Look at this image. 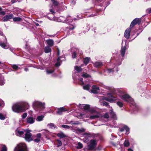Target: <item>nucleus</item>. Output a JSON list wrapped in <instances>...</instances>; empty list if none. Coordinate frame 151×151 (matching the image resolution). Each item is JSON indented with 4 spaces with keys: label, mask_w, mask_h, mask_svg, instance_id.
Wrapping results in <instances>:
<instances>
[{
    "label": "nucleus",
    "mask_w": 151,
    "mask_h": 151,
    "mask_svg": "<svg viewBox=\"0 0 151 151\" xmlns=\"http://www.w3.org/2000/svg\"><path fill=\"white\" fill-rule=\"evenodd\" d=\"M29 106L28 103L26 102H22L19 104H14L12 107V109L15 112L19 113L24 111L28 109Z\"/></svg>",
    "instance_id": "f257e3e1"
},
{
    "label": "nucleus",
    "mask_w": 151,
    "mask_h": 151,
    "mask_svg": "<svg viewBox=\"0 0 151 151\" xmlns=\"http://www.w3.org/2000/svg\"><path fill=\"white\" fill-rule=\"evenodd\" d=\"M34 109L37 111H40L45 109V104L38 101H35L33 103Z\"/></svg>",
    "instance_id": "f03ea898"
},
{
    "label": "nucleus",
    "mask_w": 151,
    "mask_h": 151,
    "mask_svg": "<svg viewBox=\"0 0 151 151\" xmlns=\"http://www.w3.org/2000/svg\"><path fill=\"white\" fill-rule=\"evenodd\" d=\"M97 142L94 139H92L89 141L88 145V149L89 150H94L96 146Z\"/></svg>",
    "instance_id": "7ed1b4c3"
},
{
    "label": "nucleus",
    "mask_w": 151,
    "mask_h": 151,
    "mask_svg": "<svg viewBox=\"0 0 151 151\" xmlns=\"http://www.w3.org/2000/svg\"><path fill=\"white\" fill-rule=\"evenodd\" d=\"M26 146L24 143H21L15 148L14 151H26Z\"/></svg>",
    "instance_id": "20e7f679"
},
{
    "label": "nucleus",
    "mask_w": 151,
    "mask_h": 151,
    "mask_svg": "<svg viewBox=\"0 0 151 151\" xmlns=\"http://www.w3.org/2000/svg\"><path fill=\"white\" fill-rule=\"evenodd\" d=\"M0 35H1V37L4 40H3L1 41L4 42L0 43V46L3 48L5 49H8L9 47V46L7 45H6L5 43H6L7 42V39L5 36H3L2 32L1 31H0Z\"/></svg>",
    "instance_id": "39448f33"
},
{
    "label": "nucleus",
    "mask_w": 151,
    "mask_h": 151,
    "mask_svg": "<svg viewBox=\"0 0 151 151\" xmlns=\"http://www.w3.org/2000/svg\"><path fill=\"white\" fill-rule=\"evenodd\" d=\"M90 112L92 114H95V115H93L90 116L89 118L90 119H92L99 117V113L94 108L91 109Z\"/></svg>",
    "instance_id": "423d86ee"
},
{
    "label": "nucleus",
    "mask_w": 151,
    "mask_h": 151,
    "mask_svg": "<svg viewBox=\"0 0 151 151\" xmlns=\"http://www.w3.org/2000/svg\"><path fill=\"white\" fill-rule=\"evenodd\" d=\"M120 98L124 100V101L127 102H132L133 101L131 97L127 94H125L122 96Z\"/></svg>",
    "instance_id": "0eeeda50"
},
{
    "label": "nucleus",
    "mask_w": 151,
    "mask_h": 151,
    "mask_svg": "<svg viewBox=\"0 0 151 151\" xmlns=\"http://www.w3.org/2000/svg\"><path fill=\"white\" fill-rule=\"evenodd\" d=\"M32 134L29 131H27L25 134V139L28 142H29L33 140V138L32 137Z\"/></svg>",
    "instance_id": "6e6552de"
},
{
    "label": "nucleus",
    "mask_w": 151,
    "mask_h": 151,
    "mask_svg": "<svg viewBox=\"0 0 151 151\" xmlns=\"http://www.w3.org/2000/svg\"><path fill=\"white\" fill-rule=\"evenodd\" d=\"M41 138V134L40 133H38L36 134V135L33 137V141L36 142H39Z\"/></svg>",
    "instance_id": "1a4fd4ad"
},
{
    "label": "nucleus",
    "mask_w": 151,
    "mask_h": 151,
    "mask_svg": "<svg viewBox=\"0 0 151 151\" xmlns=\"http://www.w3.org/2000/svg\"><path fill=\"white\" fill-rule=\"evenodd\" d=\"M84 138L83 140L84 142L87 143L89 141V139L91 137V135L90 133H86L83 135Z\"/></svg>",
    "instance_id": "9d476101"
},
{
    "label": "nucleus",
    "mask_w": 151,
    "mask_h": 151,
    "mask_svg": "<svg viewBox=\"0 0 151 151\" xmlns=\"http://www.w3.org/2000/svg\"><path fill=\"white\" fill-rule=\"evenodd\" d=\"M102 99L103 100H106L107 101H109L111 102H113L117 100L116 98L113 96L112 95H111V96L109 97V98H103Z\"/></svg>",
    "instance_id": "9b49d317"
},
{
    "label": "nucleus",
    "mask_w": 151,
    "mask_h": 151,
    "mask_svg": "<svg viewBox=\"0 0 151 151\" xmlns=\"http://www.w3.org/2000/svg\"><path fill=\"white\" fill-rule=\"evenodd\" d=\"M13 15L12 14H7L2 18V20L4 22H6L13 18Z\"/></svg>",
    "instance_id": "f8f14e48"
},
{
    "label": "nucleus",
    "mask_w": 151,
    "mask_h": 151,
    "mask_svg": "<svg viewBox=\"0 0 151 151\" xmlns=\"http://www.w3.org/2000/svg\"><path fill=\"white\" fill-rule=\"evenodd\" d=\"M91 93L94 94L97 93L99 91V88L98 87L93 85L92 87V89L91 90Z\"/></svg>",
    "instance_id": "ddd939ff"
},
{
    "label": "nucleus",
    "mask_w": 151,
    "mask_h": 151,
    "mask_svg": "<svg viewBox=\"0 0 151 151\" xmlns=\"http://www.w3.org/2000/svg\"><path fill=\"white\" fill-rule=\"evenodd\" d=\"M80 107L87 111H90V106L89 105L82 104L80 106Z\"/></svg>",
    "instance_id": "4468645a"
},
{
    "label": "nucleus",
    "mask_w": 151,
    "mask_h": 151,
    "mask_svg": "<svg viewBox=\"0 0 151 151\" xmlns=\"http://www.w3.org/2000/svg\"><path fill=\"white\" fill-rule=\"evenodd\" d=\"M111 109L109 111L111 117L114 120H116L117 119V117L115 114L113 112V110L111 109L112 108L111 107Z\"/></svg>",
    "instance_id": "2eb2a0df"
},
{
    "label": "nucleus",
    "mask_w": 151,
    "mask_h": 151,
    "mask_svg": "<svg viewBox=\"0 0 151 151\" xmlns=\"http://www.w3.org/2000/svg\"><path fill=\"white\" fill-rule=\"evenodd\" d=\"M131 29V28H127L125 32L124 37L127 39L129 38L130 37Z\"/></svg>",
    "instance_id": "dca6fc26"
},
{
    "label": "nucleus",
    "mask_w": 151,
    "mask_h": 151,
    "mask_svg": "<svg viewBox=\"0 0 151 151\" xmlns=\"http://www.w3.org/2000/svg\"><path fill=\"white\" fill-rule=\"evenodd\" d=\"M35 119L32 117L28 116L27 118V122L29 124H32L35 122Z\"/></svg>",
    "instance_id": "f3484780"
},
{
    "label": "nucleus",
    "mask_w": 151,
    "mask_h": 151,
    "mask_svg": "<svg viewBox=\"0 0 151 151\" xmlns=\"http://www.w3.org/2000/svg\"><path fill=\"white\" fill-rule=\"evenodd\" d=\"M139 21V19L136 18L132 22L130 26V28H132L135 25L137 24L138 22Z\"/></svg>",
    "instance_id": "a211bd4d"
},
{
    "label": "nucleus",
    "mask_w": 151,
    "mask_h": 151,
    "mask_svg": "<svg viewBox=\"0 0 151 151\" xmlns=\"http://www.w3.org/2000/svg\"><path fill=\"white\" fill-rule=\"evenodd\" d=\"M129 128L126 126H124L122 128L120 129V131L122 132L125 130L126 132V134H128L129 133Z\"/></svg>",
    "instance_id": "6ab92c4d"
},
{
    "label": "nucleus",
    "mask_w": 151,
    "mask_h": 151,
    "mask_svg": "<svg viewBox=\"0 0 151 151\" xmlns=\"http://www.w3.org/2000/svg\"><path fill=\"white\" fill-rule=\"evenodd\" d=\"M93 64L94 67L96 68L100 67L103 65V63L100 61L96 62L94 63H93Z\"/></svg>",
    "instance_id": "aec40b11"
},
{
    "label": "nucleus",
    "mask_w": 151,
    "mask_h": 151,
    "mask_svg": "<svg viewBox=\"0 0 151 151\" xmlns=\"http://www.w3.org/2000/svg\"><path fill=\"white\" fill-rule=\"evenodd\" d=\"M66 111L65 109L63 107L58 108L57 111V113L59 114H61L62 113Z\"/></svg>",
    "instance_id": "412c9836"
},
{
    "label": "nucleus",
    "mask_w": 151,
    "mask_h": 151,
    "mask_svg": "<svg viewBox=\"0 0 151 151\" xmlns=\"http://www.w3.org/2000/svg\"><path fill=\"white\" fill-rule=\"evenodd\" d=\"M42 134L45 137H47L50 134V132L47 130H43L42 131Z\"/></svg>",
    "instance_id": "4be33fe9"
},
{
    "label": "nucleus",
    "mask_w": 151,
    "mask_h": 151,
    "mask_svg": "<svg viewBox=\"0 0 151 151\" xmlns=\"http://www.w3.org/2000/svg\"><path fill=\"white\" fill-rule=\"evenodd\" d=\"M16 133L17 136L21 137L24 134V132L23 131H20L17 130L16 131Z\"/></svg>",
    "instance_id": "5701e85b"
},
{
    "label": "nucleus",
    "mask_w": 151,
    "mask_h": 151,
    "mask_svg": "<svg viewBox=\"0 0 151 151\" xmlns=\"http://www.w3.org/2000/svg\"><path fill=\"white\" fill-rule=\"evenodd\" d=\"M125 50H126V47L125 46H124L123 47H122L121 48V53L123 57L124 56V54L125 52Z\"/></svg>",
    "instance_id": "b1692460"
},
{
    "label": "nucleus",
    "mask_w": 151,
    "mask_h": 151,
    "mask_svg": "<svg viewBox=\"0 0 151 151\" xmlns=\"http://www.w3.org/2000/svg\"><path fill=\"white\" fill-rule=\"evenodd\" d=\"M46 42L48 45L49 46H52L53 45L54 41L52 40L49 39L47 40H46Z\"/></svg>",
    "instance_id": "393cba45"
},
{
    "label": "nucleus",
    "mask_w": 151,
    "mask_h": 151,
    "mask_svg": "<svg viewBox=\"0 0 151 151\" xmlns=\"http://www.w3.org/2000/svg\"><path fill=\"white\" fill-rule=\"evenodd\" d=\"M57 136L61 138H63L66 137V135L63 132H60L57 134Z\"/></svg>",
    "instance_id": "a878e982"
},
{
    "label": "nucleus",
    "mask_w": 151,
    "mask_h": 151,
    "mask_svg": "<svg viewBox=\"0 0 151 151\" xmlns=\"http://www.w3.org/2000/svg\"><path fill=\"white\" fill-rule=\"evenodd\" d=\"M44 116L43 115L38 116L36 118V120L38 121H40L43 120Z\"/></svg>",
    "instance_id": "bb28decb"
},
{
    "label": "nucleus",
    "mask_w": 151,
    "mask_h": 151,
    "mask_svg": "<svg viewBox=\"0 0 151 151\" xmlns=\"http://www.w3.org/2000/svg\"><path fill=\"white\" fill-rule=\"evenodd\" d=\"M90 60V58L86 57L84 59L83 63L86 65L89 63Z\"/></svg>",
    "instance_id": "cd10ccee"
},
{
    "label": "nucleus",
    "mask_w": 151,
    "mask_h": 151,
    "mask_svg": "<svg viewBox=\"0 0 151 151\" xmlns=\"http://www.w3.org/2000/svg\"><path fill=\"white\" fill-rule=\"evenodd\" d=\"M82 76L84 78H91V76L87 73H84L82 74Z\"/></svg>",
    "instance_id": "c85d7f7f"
},
{
    "label": "nucleus",
    "mask_w": 151,
    "mask_h": 151,
    "mask_svg": "<svg viewBox=\"0 0 151 151\" xmlns=\"http://www.w3.org/2000/svg\"><path fill=\"white\" fill-rule=\"evenodd\" d=\"M47 126L49 127L50 128L52 129H54L55 128H57V127L53 123H50L47 124Z\"/></svg>",
    "instance_id": "c756f323"
},
{
    "label": "nucleus",
    "mask_w": 151,
    "mask_h": 151,
    "mask_svg": "<svg viewBox=\"0 0 151 151\" xmlns=\"http://www.w3.org/2000/svg\"><path fill=\"white\" fill-rule=\"evenodd\" d=\"M51 51L50 48L48 46L46 47L45 48V52L46 53H48L50 52Z\"/></svg>",
    "instance_id": "7c9ffc66"
},
{
    "label": "nucleus",
    "mask_w": 151,
    "mask_h": 151,
    "mask_svg": "<svg viewBox=\"0 0 151 151\" xmlns=\"http://www.w3.org/2000/svg\"><path fill=\"white\" fill-rule=\"evenodd\" d=\"M100 104L103 106H107L108 107H110L109 105H108V103L105 101H100Z\"/></svg>",
    "instance_id": "2f4dec72"
},
{
    "label": "nucleus",
    "mask_w": 151,
    "mask_h": 151,
    "mask_svg": "<svg viewBox=\"0 0 151 151\" xmlns=\"http://www.w3.org/2000/svg\"><path fill=\"white\" fill-rule=\"evenodd\" d=\"M4 84V77L0 76V85H2Z\"/></svg>",
    "instance_id": "473e14b6"
},
{
    "label": "nucleus",
    "mask_w": 151,
    "mask_h": 151,
    "mask_svg": "<svg viewBox=\"0 0 151 151\" xmlns=\"http://www.w3.org/2000/svg\"><path fill=\"white\" fill-rule=\"evenodd\" d=\"M75 69L77 71L79 72L82 70V69L80 66H76L75 67Z\"/></svg>",
    "instance_id": "72a5a7b5"
},
{
    "label": "nucleus",
    "mask_w": 151,
    "mask_h": 151,
    "mask_svg": "<svg viewBox=\"0 0 151 151\" xmlns=\"http://www.w3.org/2000/svg\"><path fill=\"white\" fill-rule=\"evenodd\" d=\"M124 146L126 147H128L129 145V143L128 140H125L124 143Z\"/></svg>",
    "instance_id": "f704fd0d"
},
{
    "label": "nucleus",
    "mask_w": 151,
    "mask_h": 151,
    "mask_svg": "<svg viewBox=\"0 0 151 151\" xmlns=\"http://www.w3.org/2000/svg\"><path fill=\"white\" fill-rule=\"evenodd\" d=\"M78 49H76V51L73 53L72 55V57L73 58H74L76 57V53L78 52Z\"/></svg>",
    "instance_id": "c9c22d12"
},
{
    "label": "nucleus",
    "mask_w": 151,
    "mask_h": 151,
    "mask_svg": "<svg viewBox=\"0 0 151 151\" xmlns=\"http://www.w3.org/2000/svg\"><path fill=\"white\" fill-rule=\"evenodd\" d=\"M22 19L19 17H16L13 18V20L14 22H19Z\"/></svg>",
    "instance_id": "e433bc0d"
},
{
    "label": "nucleus",
    "mask_w": 151,
    "mask_h": 151,
    "mask_svg": "<svg viewBox=\"0 0 151 151\" xmlns=\"http://www.w3.org/2000/svg\"><path fill=\"white\" fill-rule=\"evenodd\" d=\"M57 146L58 147L61 146L62 145V143L61 141L59 139H57Z\"/></svg>",
    "instance_id": "4c0bfd02"
},
{
    "label": "nucleus",
    "mask_w": 151,
    "mask_h": 151,
    "mask_svg": "<svg viewBox=\"0 0 151 151\" xmlns=\"http://www.w3.org/2000/svg\"><path fill=\"white\" fill-rule=\"evenodd\" d=\"M90 86L89 84L83 86V88L84 90H89Z\"/></svg>",
    "instance_id": "58836bf2"
},
{
    "label": "nucleus",
    "mask_w": 151,
    "mask_h": 151,
    "mask_svg": "<svg viewBox=\"0 0 151 151\" xmlns=\"http://www.w3.org/2000/svg\"><path fill=\"white\" fill-rule=\"evenodd\" d=\"M60 60V58L59 57L57 59V62L55 64V65L56 66H58L60 65V63L59 62V60Z\"/></svg>",
    "instance_id": "ea45409f"
},
{
    "label": "nucleus",
    "mask_w": 151,
    "mask_h": 151,
    "mask_svg": "<svg viewBox=\"0 0 151 151\" xmlns=\"http://www.w3.org/2000/svg\"><path fill=\"white\" fill-rule=\"evenodd\" d=\"M53 4L55 6H57L58 5L59 3L58 2L56 1H55V0H51Z\"/></svg>",
    "instance_id": "a19ab883"
},
{
    "label": "nucleus",
    "mask_w": 151,
    "mask_h": 151,
    "mask_svg": "<svg viewBox=\"0 0 151 151\" xmlns=\"http://www.w3.org/2000/svg\"><path fill=\"white\" fill-rule=\"evenodd\" d=\"M61 126L62 127L67 129H70V127L72 128V127H70L67 125H65L64 124L62 125Z\"/></svg>",
    "instance_id": "79ce46f5"
},
{
    "label": "nucleus",
    "mask_w": 151,
    "mask_h": 151,
    "mask_svg": "<svg viewBox=\"0 0 151 151\" xmlns=\"http://www.w3.org/2000/svg\"><path fill=\"white\" fill-rule=\"evenodd\" d=\"M2 148L1 151H7V148L5 145H1Z\"/></svg>",
    "instance_id": "37998d69"
},
{
    "label": "nucleus",
    "mask_w": 151,
    "mask_h": 151,
    "mask_svg": "<svg viewBox=\"0 0 151 151\" xmlns=\"http://www.w3.org/2000/svg\"><path fill=\"white\" fill-rule=\"evenodd\" d=\"M83 147V145L81 142H79L78 143V146L77 147V148L81 149Z\"/></svg>",
    "instance_id": "c03bdc74"
},
{
    "label": "nucleus",
    "mask_w": 151,
    "mask_h": 151,
    "mask_svg": "<svg viewBox=\"0 0 151 151\" xmlns=\"http://www.w3.org/2000/svg\"><path fill=\"white\" fill-rule=\"evenodd\" d=\"M76 129L77 131L80 132H83L85 131V129L83 128H77Z\"/></svg>",
    "instance_id": "a18cd8bd"
},
{
    "label": "nucleus",
    "mask_w": 151,
    "mask_h": 151,
    "mask_svg": "<svg viewBox=\"0 0 151 151\" xmlns=\"http://www.w3.org/2000/svg\"><path fill=\"white\" fill-rule=\"evenodd\" d=\"M117 104L120 107H122L123 106V103L122 102H121L120 101H118L117 102Z\"/></svg>",
    "instance_id": "49530a36"
},
{
    "label": "nucleus",
    "mask_w": 151,
    "mask_h": 151,
    "mask_svg": "<svg viewBox=\"0 0 151 151\" xmlns=\"http://www.w3.org/2000/svg\"><path fill=\"white\" fill-rule=\"evenodd\" d=\"M12 68H13L15 70H17L19 68V67L17 65H12Z\"/></svg>",
    "instance_id": "de8ad7c7"
},
{
    "label": "nucleus",
    "mask_w": 151,
    "mask_h": 151,
    "mask_svg": "<svg viewBox=\"0 0 151 151\" xmlns=\"http://www.w3.org/2000/svg\"><path fill=\"white\" fill-rule=\"evenodd\" d=\"M53 72H54V70H46V72H47V74H48L51 73H52Z\"/></svg>",
    "instance_id": "09e8293b"
},
{
    "label": "nucleus",
    "mask_w": 151,
    "mask_h": 151,
    "mask_svg": "<svg viewBox=\"0 0 151 151\" xmlns=\"http://www.w3.org/2000/svg\"><path fill=\"white\" fill-rule=\"evenodd\" d=\"M5 118V117L2 114L0 113V119L2 120H4Z\"/></svg>",
    "instance_id": "8fccbe9b"
},
{
    "label": "nucleus",
    "mask_w": 151,
    "mask_h": 151,
    "mask_svg": "<svg viewBox=\"0 0 151 151\" xmlns=\"http://www.w3.org/2000/svg\"><path fill=\"white\" fill-rule=\"evenodd\" d=\"M103 117L106 119H108L109 118V116L108 113H106L103 116Z\"/></svg>",
    "instance_id": "3c124183"
},
{
    "label": "nucleus",
    "mask_w": 151,
    "mask_h": 151,
    "mask_svg": "<svg viewBox=\"0 0 151 151\" xmlns=\"http://www.w3.org/2000/svg\"><path fill=\"white\" fill-rule=\"evenodd\" d=\"M27 113H24L22 115V118L24 119L27 117Z\"/></svg>",
    "instance_id": "603ef678"
},
{
    "label": "nucleus",
    "mask_w": 151,
    "mask_h": 151,
    "mask_svg": "<svg viewBox=\"0 0 151 151\" xmlns=\"http://www.w3.org/2000/svg\"><path fill=\"white\" fill-rule=\"evenodd\" d=\"M107 71L109 73H113L114 72L113 70L112 69H108L107 70Z\"/></svg>",
    "instance_id": "864d4df0"
},
{
    "label": "nucleus",
    "mask_w": 151,
    "mask_h": 151,
    "mask_svg": "<svg viewBox=\"0 0 151 151\" xmlns=\"http://www.w3.org/2000/svg\"><path fill=\"white\" fill-rule=\"evenodd\" d=\"M84 115V114L80 113H79V114L78 115V116H79V117L81 119Z\"/></svg>",
    "instance_id": "5fc2aeb1"
},
{
    "label": "nucleus",
    "mask_w": 151,
    "mask_h": 151,
    "mask_svg": "<svg viewBox=\"0 0 151 151\" xmlns=\"http://www.w3.org/2000/svg\"><path fill=\"white\" fill-rule=\"evenodd\" d=\"M147 12L148 13H151V8H148L146 10Z\"/></svg>",
    "instance_id": "6e6d98bb"
},
{
    "label": "nucleus",
    "mask_w": 151,
    "mask_h": 151,
    "mask_svg": "<svg viewBox=\"0 0 151 151\" xmlns=\"http://www.w3.org/2000/svg\"><path fill=\"white\" fill-rule=\"evenodd\" d=\"M74 28V27L73 25H70L69 27V30H72Z\"/></svg>",
    "instance_id": "4d7b16f0"
},
{
    "label": "nucleus",
    "mask_w": 151,
    "mask_h": 151,
    "mask_svg": "<svg viewBox=\"0 0 151 151\" xmlns=\"http://www.w3.org/2000/svg\"><path fill=\"white\" fill-rule=\"evenodd\" d=\"M50 11L52 13V17L54 16V15L53 14L55 13V12L54 11V10L52 9H50Z\"/></svg>",
    "instance_id": "13d9d810"
},
{
    "label": "nucleus",
    "mask_w": 151,
    "mask_h": 151,
    "mask_svg": "<svg viewBox=\"0 0 151 151\" xmlns=\"http://www.w3.org/2000/svg\"><path fill=\"white\" fill-rule=\"evenodd\" d=\"M79 80L81 82V85H83L84 84V83L83 81V78H81L79 79Z\"/></svg>",
    "instance_id": "bf43d9fd"
},
{
    "label": "nucleus",
    "mask_w": 151,
    "mask_h": 151,
    "mask_svg": "<svg viewBox=\"0 0 151 151\" xmlns=\"http://www.w3.org/2000/svg\"><path fill=\"white\" fill-rule=\"evenodd\" d=\"M68 123L70 124H76V125H78L79 124V123H78V122H74L73 123H71V122H69V123Z\"/></svg>",
    "instance_id": "052dcab7"
},
{
    "label": "nucleus",
    "mask_w": 151,
    "mask_h": 151,
    "mask_svg": "<svg viewBox=\"0 0 151 151\" xmlns=\"http://www.w3.org/2000/svg\"><path fill=\"white\" fill-rule=\"evenodd\" d=\"M102 148V147L101 146H99L97 148V150H101Z\"/></svg>",
    "instance_id": "680f3d73"
},
{
    "label": "nucleus",
    "mask_w": 151,
    "mask_h": 151,
    "mask_svg": "<svg viewBox=\"0 0 151 151\" xmlns=\"http://www.w3.org/2000/svg\"><path fill=\"white\" fill-rule=\"evenodd\" d=\"M108 90H109L110 91V92H111L112 93H113V92L112 91H111V89H112L111 88H109V87H108Z\"/></svg>",
    "instance_id": "e2e57ef3"
},
{
    "label": "nucleus",
    "mask_w": 151,
    "mask_h": 151,
    "mask_svg": "<svg viewBox=\"0 0 151 151\" xmlns=\"http://www.w3.org/2000/svg\"><path fill=\"white\" fill-rule=\"evenodd\" d=\"M48 18L50 20H54V18H50V17H49V16H48Z\"/></svg>",
    "instance_id": "0e129e2a"
},
{
    "label": "nucleus",
    "mask_w": 151,
    "mask_h": 151,
    "mask_svg": "<svg viewBox=\"0 0 151 151\" xmlns=\"http://www.w3.org/2000/svg\"><path fill=\"white\" fill-rule=\"evenodd\" d=\"M57 55L58 56H59L60 55V51L58 49Z\"/></svg>",
    "instance_id": "69168bd1"
},
{
    "label": "nucleus",
    "mask_w": 151,
    "mask_h": 151,
    "mask_svg": "<svg viewBox=\"0 0 151 151\" xmlns=\"http://www.w3.org/2000/svg\"><path fill=\"white\" fill-rule=\"evenodd\" d=\"M28 69L27 68H24V70L26 71H28Z\"/></svg>",
    "instance_id": "338daca9"
},
{
    "label": "nucleus",
    "mask_w": 151,
    "mask_h": 151,
    "mask_svg": "<svg viewBox=\"0 0 151 151\" xmlns=\"http://www.w3.org/2000/svg\"><path fill=\"white\" fill-rule=\"evenodd\" d=\"M128 150V151H133V150L131 148H129Z\"/></svg>",
    "instance_id": "774afa93"
}]
</instances>
